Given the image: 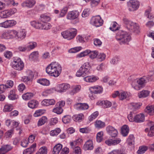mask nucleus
I'll return each mask as SVG.
<instances>
[{
  "label": "nucleus",
  "instance_id": "obj_4",
  "mask_svg": "<svg viewBox=\"0 0 154 154\" xmlns=\"http://www.w3.org/2000/svg\"><path fill=\"white\" fill-rule=\"evenodd\" d=\"M46 72L51 76H58L61 72V68H46Z\"/></svg>",
  "mask_w": 154,
  "mask_h": 154
},
{
  "label": "nucleus",
  "instance_id": "obj_26",
  "mask_svg": "<svg viewBox=\"0 0 154 154\" xmlns=\"http://www.w3.org/2000/svg\"><path fill=\"white\" fill-rule=\"evenodd\" d=\"M131 28L128 29L129 30H131L132 32L138 33L140 32L139 27L137 24L134 23V24L130 26Z\"/></svg>",
  "mask_w": 154,
  "mask_h": 154
},
{
  "label": "nucleus",
  "instance_id": "obj_45",
  "mask_svg": "<svg viewBox=\"0 0 154 154\" xmlns=\"http://www.w3.org/2000/svg\"><path fill=\"white\" fill-rule=\"evenodd\" d=\"M14 108L12 105L9 104L5 105L4 107L3 111L5 112H8L11 111Z\"/></svg>",
  "mask_w": 154,
  "mask_h": 154
},
{
  "label": "nucleus",
  "instance_id": "obj_17",
  "mask_svg": "<svg viewBox=\"0 0 154 154\" xmlns=\"http://www.w3.org/2000/svg\"><path fill=\"white\" fill-rule=\"evenodd\" d=\"M13 13L9 10H5L0 12V17L2 18H6L11 15Z\"/></svg>",
  "mask_w": 154,
  "mask_h": 154
},
{
  "label": "nucleus",
  "instance_id": "obj_31",
  "mask_svg": "<svg viewBox=\"0 0 154 154\" xmlns=\"http://www.w3.org/2000/svg\"><path fill=\"white\" fill-rule=\"evenodd\" d=\"M38 102L35 100H32L30 101L28 103V106L32 109H33L36 107L38 104Z\"/></svg>",
  "mask_w": 154,
  "mask_h": 154
},
{
  "label": "nucleus",
  "instance_id": "obj_57",
  "mask_svg": "<svg viewBox=\"0 0 154 154\" xmlns=\"http://www.w3.org/2000/svg\"><path fill=\"white\" fill-rule=\"evenodd\" d=\"M21 81L23 82L26 83H28V82H32V80L28 76H25L22 77L21 78Z\"/></svg>",
  "mask_w": 154,
  "mask_h": 154
},
{
  "label": "nucleus",
  "instance_id": "obj_55",
  "mask_svg": "<svg viewBox=\"0 0 154 154\" xmlns=\"http://www.w3.org/2000/svg\"><path fill=\"white\" fill-rule=\"evenodd\" d=\"M47 149L45 147H42L41 148L38 150L36 154H47Z\"/></svg>",
  "mask_w": 154,
  "mask_h": 154
},
{
  "label": "nucleus",
  "instance_id": "obj_38",
  "mask_svg": "<svg viewBox=\"0 0 154 154\" xmlns=\"http://www.w3.org/2000/svg\"><path fill=\"white\" fill-rule=\"evenodd\" d=\"M71 120V117L69 115L65 116L62 119L63 122L66 124L69 123Z\"/></svg>",
  "mask_w": 154,
  "mask_h": 154
},
{
  "label": "nucleus",
  "instance_id": "obj_20",
  "mask_svg": "<svg viewBox=\"0 0 154 154\" xmlns=\"http://www.w3.org/2000/svg\"><path fill=\"white\" fill-rule=\"evenodd\" d=\"M135 122L137 123H140L143 122L144 121L145 116L143 114H139L136 115L134 117Z\"/></svg>",
  "mask_w": 154,
  "mask_h": 154
},
{
  "label": "nucleus",
  "instance_id": "obj_37",
  "mask_svg": "<svg viewBox=\"0 0 154 154\" xmlns=\"http://www.w3.org/2000/svg\"><path fill=\"white\" fill-rule=\"evenodd\" d=\"M38 57V51H35L32 52L30 55L29 57L32 60H37Z\"/></svg>",
  "mask_w": 154,
  "mask_h": 154
},
{
  "label": "nucleus",
  "instance_id": "obj_23",
  "mask_svg": "<svg viewBox=\"0 0 154 154\" xmlns=\"http://www.w3.org/2000/svg\"><path fill=\"white\" fill-rule=\"evenodd\" d=\"M95 127L98 129L102 128L105 126V123L100 120H97L94 123Z\"/></svg>",
  "mask_w": 154,
  "mask_h": 154
},
{
  "label": "nucleus",
  "instance_id": "obj_7",
  "mask_svg": "<svg viewBox=\"0 0 154 154\" xmlns=\"http://www.w3.org/2000/svg\"><path fill=\"white\" fill-rule=\"evenodd\" d=\"M129 10L130 11H133L137 10L139 7V2L135 0H130L127 2Z\"/></svg>",
  "mask_w": 154,
  "mask_h": 154
},
{
  "label": "nucleus",
  "instance_id": "obj_41",
  "mask_svg": "<svg viewBox=\"0 0 154 154\" xmlns=\"http://www.w3.org/2000/svg\"><path fill=\"white\" fill-rule=\"evenodd\" d=\"M91 50H86L85 51L81 52L80 54L77 55V57H78L80 58L84 57L89 55Z\"/></svg>",
  "mask_w": 154,
  "mask_h": 154
},
{
  "label": "nucleus",
  "instance_id": "obj_25",
  "mask_svg": "<svg viewBox=\"0 0 154 154\" xmlns=\"http://www.w3.org/2000/svg\"><path fill=\"white\" fill-rule=\"evenodd\" d=\"M62 145L60 144H56L53 148V152L54 154H58L59 153L62 148Z\"/></svg>",
  "mask_w": 154,
  "mask_h": 154
},
{
  "label": "nucleus",
  "instance_id": "obj_9",
  "mask_svg": "<svg viewBox=\"0 0 154 154\" xmlns=\"http://www.w3.org/2000/svg\"><path fill=\"white\" fill-rule=\"evenodd\" d=\"M12 67H23L24 64L20 58L19 57L14 58L13 61L11 63Z\"/></svg>",
  "mask_w": 154,
  "mask_h": 154
},
{
  "label": "nucleus",
  "instance_id": "obj_6",
  "mask_svg": "<svg viewBox=\"0 0 154 154\" xmlns=\"http://www.w3.org/2000/svg\"><path fill=\"white\" fill-rule=\"evenodd\" d=\"M91 23L96 27L101 26L103 24V20L100 16L93 17L90 21Z\"/></svg>",
  "mask_w": 154,
  "mask_h": 154
},
{
  "label": "nucleus",
  "instance_id": "obj_63",
  "mask_svg": "<svg viewBox=\"0 0 154 154\" xmlns=\"http://www.w3.org/2000/svg\"><path fill=\"white\" fill-rule=\"evenodd\" d=\"M94 43L96 46H100L101 45L102 42L98 38H94Z\"/></svg>",
  "mask_w": 154,
  "mask_h": 154
},
{
  "label": "nucleus",
  "instance_id": "obj_50",
  "mask_svg": "<svg viewBox=\"0 0 154 154\" xmlns=\"http://www.w3.org/2000/svg\"><path fill=\"white\" fill-rule=\"evenodd\" d=\"M151 74H149L147 76H146V80L147 82L149 81H154V73L153 72H151Z\"/></svg>",
  "mask_w": 154,
  "mask_h": 154
},
{
  "label": "nucleus",
  "instance_id": "obj_27",
  "mask_svg": "<svg viewBox=\"0 0 154 154\" xmlns=\"http://www.w3.org/2000/svg\"><path fill=\"white\" fill-rule=\"evenodd\" d=\"M8 97L11 100H14L17 99L18 96L16 94L14 90H12L10 91Z\"/></svg>",
  "mask_w": 154,
  "mask_h": 154
},
{
  "label": "nucleus",
  "instance_id": "obj_42",
  "mask_svg": "<svg viewBox=\"0 0 154 154\" xmlns=\"http://www.w3.org/2000/svg\"><path fill=\"white\" fill-rule=\"evenodd\" d=\"M148 147L145 146H143L140 147L139 150L137 151V153L138 154H142L144 153L147 150Z\"/></svg>",
  "mask_w": 154,
  "mask_h": 154
},
{
  "label": "nucleus",
  "instance_id": "obj_39",
  "mask_svg": "<svg viewBox=\"0 0 154 154\" xmlns=\"http://www.w3.org/2000/svg\"><path fill=\"white\" fill-rule=\"evenodd\" d=\"M82 49L81 47H77L70 49L68 51L70 53H75L80 51Z\"/></svg>",
  "mask_w": 154,
  "mask_h": 154
},
{
  "label": "nucleus",
  "instance_id": "obj_47",
  "mask_svg": "<svg viewBox=\"0 0 154 154\" xmlns=\"http://www.w3.org/2000/svg\"><path fill=\"white\" fill-rule=\"evenodd\" d=\"M60 64L56 61L53 62L48 65L46 67H61Z\"/></svg>",
  "mask_w": 154,
  "mask_h": 154
},
{
  "label": "nucleus",
  "instance_id": "obj_62",
  "mask_svg": "<svg viewBox=\"0 0 154 154\" xmlns=\"http://www.w3.org/2000/svg\"><path fill=\"white\" fill-rule=\"evenodd\" d=\"M44 112V110L42 109L36 110L34 114V116L37 117L41 116L43 113Z\"/></svg>",
  "mask_w": 154,
  "mask_h": 154
},
{
  "label": "nucleus",
  "instance_id": "obj_59",
  "mask_svg": "<svg viewBox=\"0 0 154 154\" xmlns=\"http://www.w3.org/2000/svg\"><path fill=\"white\" fill-rule=\"evenodd\" d=\"M29 142L26 138L23 139L21 141V146L23 147H26L29 144Z\"/></svg>",
  "mask_w": 154,
  "mask_h": 154
},
{
  "label": "nucleus",
  "instance_id": "obj_5",
  "mask_svg": "<svg viewBox=\"0 0 154 154\" xmlns=\"http://www.w3.org/2000/svg\"><path fill=\"white\" fill-rule=\"evenodd\" d=\"M79 15V13L78 11H73L68 12L66 15V18L70 20L75 19V23H77L79 22V20L77 18Z\"/></svg>",
  "mask_w": 154,
  "mask_h": 154
},
{
  "label": "nucleus",
  "instance_id": "obj_61",
  "mask_svg": "<svg viewBox=\"0 0 154 154\" xmlns=\"http://www.w3.org/2000/svg\"><path fill=\"white\" fill-rule=\"evenodd\" d=\"M68 8L66 7H65L61 10V12L59 15L60 17H64L67 13Z\"/></svg>",
  "mask_w": 154,
  "mask_h": 154
},
{
  "label": "nucleus",
  "instance_id": "obj_13",
  "mask_svg": "<svg viewBox=\"0 0 154 154\" xmlns=\"http://www.w3.org/2000/svg\"><path fill=\"white\" fill-rule=\"evenodd\" d=\"M89 73V70L88 68H80L76 73L77 77H84L88 75Z\"/></svg>",
  "mask_w": 154,
  "mask_h": 154
},
{
  "label": "nucleus",
  "instance_id": "obj_2",
  "mask_svg": "<svg viewBox=\"0 0 154 154\" xmlns=\"http://www.w3.org/2000/svg\"><path fill=\"white\" fill-rule=\"evenodd\" d=\"M77 30L74 28H71L67 30L63 31L61 35L63 38L70 40L75 37L77 34Z\"/></svg>",
  "mask_w": 154,
  "mask_h": 154
},
{
  "label": "nucleus",
  "instance_id": "obj_54",
  "mask_svg": "<svg viewBox=\"0 0 154 154\" xmlns=\"http://www.w3.org/2000/svg\"><path fill=\"white\" fill-rule=\"evenodd\" d=\"M26 73L28 76L33 80L34 75L35 74V72H33L30 70L28 69L26 71Z\"/></svg>",
  "mask_w": 154,
  "mask_h": 154
},
{
  "label": "nucleus",
  "instance_id": "obj_3",
  "mask_svg": "<svg viewBox=\"0 0 154 154\" xmlns=\"http://www.w3.org/2000/svg\"><path fill=\"white\" fill-rule=\"evenodd\" d=\"M40 17L41 21L42 22V29L45 30L50 29L51 27V25L47 22L50 20V17L45 14H43L41 15Z\"/></svg>",
  "mask_w": 154,
  "mask_h": 154
},
{
  "label": "nucleus",
  "instance_id": "obj_40",
  "mask_svg": "<svg viewBox=\"0 0 154 154\" xmlns=\"http://www.w3.org/2000/svg\"><path fill=\"white\" fill-rule=\"evenodd\" d=\"M99 113L98 111H96L92 114L89 116L88 119L90 122L92 121L95 119L98 116Z\"/></svg>",
  "mask_w": 154,
  "mask_h": 154
},
{
  "label": "nucleus",
  "instance_id": "obj_51",
  "mask_svg": "<svg viewBox=\"0 0 154 154\" xmlns=\"http://www.w3.org/2000/svg\"><path fill=\"white\" fill-rule=\"evenodd\" d=\"M146 76H144L143 78H141L137 81V83L141 85H143L145 83L147 82L146 80Z\"/></svg>",
  "mask_w": 154,
  "mask_h": 154
},
{
  "label": "nucleus",
  "instance_id": "obj_35",
  "mask_svg": "<svg viewBox=\"0 0 154 154\" xmlns=\"http://www.w3.org/2000/svg\"><path fill=\"white\" fill-rule=\"evenodd\" d=\"M81 88V87L79 85H77L73 87V89L70 91V94L73 95L78 92L80 91Z\"/></svg>",
  "mask_w": 154,
  "mask_h": 154
},
{
  "label": "nucleus",
  "instance_id": "obj_64",
  "mask_svg": "<svg viewBox=\"0 0 154 154\" xmlns=\"http://www.w3.org/2000/svg\"><path fill=\"white\" fill-rule=\"evenodd\" d=\"M58 121V119L57 118H52L50 119V124L51 125H54L57 123Z\"/></svg>",
  "mask_w": 154,
  "mask_h": 154
},
{
  "label": "nucleus",
  "instance_id": "obj_32",
  "mask_svg": "<svg viewBox=\"0 0 154 154\" xmlns=\"http://www.w3.org/2000/svg\"><path fill=\"white\" fill-rule=\"evenodd\" d=\"M47 118L45 116H43L40 118L38 122L37 125L39 126L42 125L47 121Z\"/></svg>",
  "mask_w": 154,
  "mask_h": 154
},
{
  "label": "nucleus",
  "instance_id": "obj_36",
  "mask_svg": "<svg viewBox=\"0 0 154 154\" xmlns=\"http://www.w3.org/2000/svg\"><path fill=\"white\" fill-rule=\"evenodd\" d=\"M103 132L102 131L97 133V134L96 139L98 142L100 143L103 140Z\"/></svg>",
  "mask_w": 154,
  "mask_h": 154
},
{
  "label": "nucleus",
  "instance_id": "obj_8",
  "mask_svg": "<svg viewBox=\"0 0 154 154\" xmlns=\"http://www.w3.org/2000/svg\"><path fill=\"white\" fill-rule=\"evenodd\" d=\"M16 23V21L14 20H8L0 23V27L5 28H10L14 26Z\"/></svg>",
  "mask_w": 154,
  "mask_h": 154
},
{
  "label": "nucleus",
  "instance_id": "obj_52",
  "mask_svg": "<svg viewBox=\"0 0 154 154\" xmlns=\"http://www.w3.org/2000/svg\"><path fill=\"white\" fill-rule=\"evenodd\" d=\"M106 56L105 54L100 53L97 56V60L100 61H102L105 60Z\"/></svg>",
  "mask_w": 154,
  "mask_h": 154
},
{
  "label": "nucleus",
  "instance_id": "obj_48",
  "mask_svg": "<svg viewBox=\"0 0 154 154\" xmlns=\"http://www.w3.org/2000/svg\"><path fill=\"white\" fill-rule=\"evenodd\" d=\"M55 107L53 109V112L57 114H60L63 112L62 108L58 106H55Z\"/></svg>",
  "mask_w": 154,
  "mask_h": 154
},
{
  "label": "nucleus",
  "instance_id": "obj_28",
  "mask_svg": "<svg viewBox=\"0 0 154 154\" xmlns=\"http://www.w3.org/2000/svg\"><path fill=\"white\" fill-rule=\"evenodd\" d=\"M141 105L140 103H131L129 104V108L133 110L139 109Z\"/></svg>",
  "mask_w": 154,
  "mask_h": 154
},
{
  "label": "nucleus",
  "instance_id": "obj_49",
  "mask_svg": "<svg viewBox=\"0 0 154 154\" xmlns=\"http://www.w3.org/2000/svg\"><path fill=\"white\" fill-rule=\"evenodd\" d=\"M98 54V52L96 51H91L90 52L89 55L90 57L92 59L96 58Z\"/></svg>",
  "mask_w": 154,
  "mask_h": 154
},
{
  "label": "nucleus",
  "instance_id": "obj_60",
  "mask_svg": "<svg viewBox=\"0 0 154 154\" xmlns=\"http://www.w3.org/2000/svg\"><path fill=\"white\" fill-rule=\"evenodd\" d=\"M117 24L116 22H113L111 24L112 26L109 28V29L112 31H115L119 29L118 27H116Z\"/></svg>",
  "mask_w": 154,
  "mask_h": 154
},
{
  "label": "nucleus",
  "instance_id": "obj_58",
  "mask_svg": "<svg viewBox=\"0 0 154 154\" xmlns=\"http://www.w3.org/2000/svg\"><path fill=\"white\" fill-rule=\"evenodd\" d=\"M36 145V143H34L32 144L30 147L25 150L24 152H26V151H28L29 152L32 153L34 151V149L35 148Z\"/></svg>",
  "mask_w": 154,
  "mask_h": 154
},
{
  "label": "nucleus",
  "instance_id": "obj_24",
  "mask_svg": "<svg viewBox=\"0 0 154 154\" xmlns=\"http://www.w3.org/2000/svg\"><path fill=\"white\" fill-rule=\"evenodd\" d=\"M37 83L44 86H48L50 84V81L46 79H40L37 80Z\"/></svg>",
  "mask_w": 154,
  "mask_h": 154
},
{
  "label": "nucleus",
  "instance_id": "obj_29",
  "mask_svg": "<svg viewBox=\"0 0 154 154\" xmlns=\"http://www.w3.org/2000/svg\"><path fill=\"white\" fill-rule=\"evenodd\" d=\"M84 117V115L82 114H80L78 115H75L73 116V119L74 121L79 122H81Z\"/></svg>",
  "mask_w": 154,
  "mask_h": 154
},
{
  "label": "nucleus",
  "instance_id": "obj_18",
  "mask_svg": "<svg viewBox=\"0 0 154 154\" xmlns=\"http://www.w3.org/2000/svg\"><path fill=\"white\" fill-rule=\"evenodd\" d=\"M94 148L92 141L88 140L87 141L84 145L83 148L85 150H92Z\"/></svg>",
  "mask_w": 154,
  "mask_h": 154
},
{
  "label": "nucleus",
  "instance_id": "obj_19",
  "mask_svg": "<svg viewBox=\"0 0 154 154\" xmlns=\"http://www.w3.org/2000/svg\"><path fill=\"white\" fill-rule=\"evenodd\" d=\"M99 79V78L96 76H88L84 78V80L87 82H94Z\"/></svg>",
  "mask_w": 154,
  "mask_h": 154
},
{
  "label": "nucleus",
  "instance_id": "obj_34",
  "mask_svg": "<svg viewBox=\"0 0 154 154\" xmlns=\"http://www.w3.org/2000/svg\"><path fill=\"white\" fill-rule=\"evenodd\" d=\"M145 111L150 115H153L154 114V106L152 105L147 106L145 109Z\"/></svg>",
  "mask_w": 154,
  "mask_h": 154
},
{
  "label": "nucleus",
  "instance_id": "obj_15",
  "mask_svg": "<svg viewBox=\"0 0 154 154\" xmlns=\"http://www.w3.org/2000/svg\"><path fill=\"white\" fill-rule=\"evenodd\" d=\"M70 88V85L68 84L63 83L58 85L57 87L59 92H63Z\"/></svg>",
  "mask_w": 154,
  "mask_h": 154
},
{
  "label": "nucleus",
  "instance_id": "obj_22",
  "mask_svg": "<svg viewBox=\"0 0 154 154\" xmlns=\"http://www.w3.org/2000/svg\"><path fill=\"white\" fill-rule=\"evenodd\" d=\"M129 129L128 126L126 125H124L121 128V133L123 136H126L129 132Z\"/></svg>",
  "mask_w": 154,
  "mask_h": 154
},
{
  "label": "nucleus",
  "instance_id": "obj_43",
  "mask_svg": "<svg viewBox=\"0 0 154 154\" xmlns=\"http://www.w3.org/2000/svg\"><path fill=\"white\" fill-rule=\"evenodd\" d=\"M33 96V94L31 93H27L22 95V98L25 100L30 99Z\"/></svg>",
  "mask_w": 154,
  "mask_h": 154
},
{
  "label": "nucleus",
  "instance_id": "obj_16",
  "mask_svg": "<svg viewBox=\"0 0 154 154\" xmlns=\"http://www.w3.org/2000/svg\"><path fill=\"white\" fill-rule=\"evenodd\" d=\"M97 104L98 105H102L104 108H106L110 107L112 105L111 103L108 100H103L98 101Z\"/></svg>",
  "mask_w": 154,
  "mask_h": 154
},
{
  "label": "nucleus",
  "instance_id": "obj_44",
  "mask_svg": "<svg viewBox=\"0 0 154 154\" xmlns=\"http://www.w3.org/2000/svg\"><path fill=\"white\" fill-rule=\"evenodd\" d=\"M61 131V130L59 128H56L54 130L51 131L50 133V135L52 136H57Z\"/></svg>",
  "mask_w": 154,
  "mask_h": 154
},
{
  "label": "nucleus",
  "instance_id": "obj_11",
  "mask_svg": "<svg viewBox=\"0 0 154 154\" xmlns=\"http://www.w3.org/2000/svg\"><path fill=\"white\" fill-rule=\"evenodd\" d=\"M35 3V0H26L21 4V5L23 8H31L34 6Z\"/></svg>",
  "mask_w": 154,
  "mask_h": 154
},
{
  "label": "nucleus",
  "instance_id": "obj_56",
  "mask_svg": "<svg viewBox=\"0 0 154 154\" xmlns=\"http://www.w3.org/2000/svg\"><path fill=\"white\" fill-rule=\"evenodd\" d=\"M134 112H130V114L128 116V118L129 120L131 122H134V117L136 115Z\"/></svg>",
  "mask_w": 154,
  "mask_h": 154
},
{
  "label": "nucleus",
  "instance_id": "obj_10",
  "mask_svg": "<svg viewBox=\"0 0 154 154\" xmlns=\"http://www.w3.org/2000/svg\"><path fill=\"white\" fill-rule=\"evenodd\" d=\"M106 130L107 133L112 137H116L118 134L117 130L112 126H107L106 128Z\"/></svg>",
  "mask_w": 154,
  "mask_h": 154
},
{
  "label": "nucleus",
  "instance_id": "obj_53",
  "mask_svg": "<svg viewBox=\"0 0 154 154\" xmlns=\"http://www.w3.org/2000/svg\"><path fill=\"white\" fill-rule=\"evenodd\" d=\"M134 137L133 134H130L127 139V141L129 145L134 144Z\"/></svg>",
  "mask_w": 154,
  "mask_h": 154
},
{
  "label": "nucleus",
  "instance_id": "obj_1",
  "mask_svg": "<svg viewBox=\"0 0 154 154\" xmlns=\"http://www.w3.org/2000/svg\"><path fill=\"white\" fill-rule=\"evenodd\" d=\"M116 39L121 45H128L131 40V36L126 31L120 30L116 33Z\"/></svg>",
  "mask_w": 154,
  "mask_h": 154
},
{
  "label": "nucleus",
  "instance_id": "obj_12",
  "mask_svg": "<svg viewBox=\"0 0 154 154\" xmlns=\"http://www.w3.org/2000/svg\"><path fill=\"white\" fill-rule=\"evenodd\" d=\"M89 90L91 94H97L102 93L103 88L102 86L96 85L91 87Z\"/></svg>",
  "mask_w": 154,
  "mask_h": 154
},
{
  "label": "nucleus",
  "instance_id": "obj_21",
  "mask_svg": "<svg viewBox=\"0 0 154 154\" xmlns=\"http://www.w3.org/2000/svg\"><path fill=\"white\" fill-rule=\"evenodd\" d=\"M26 35V31L24 29H21L20 31L17 32V38L19 40L24 39Z\"/></svg>",
  "mask_w": 154,
  "mask_h": 154
},
{
  "label": "nucleus",
  "instance_id": "obj_30",
  "mask_svg": "<svg viewBox=\"0 0 154 154\" xmlns=\"http://www.w3.org/2000/svg\"><path fill=\"white\" fill-rule=\"evenodd\" d=\"M123 22L125 24L127 28L128 29L129 28H131L130 26L133 25L134 24V23L131 21L126 18H124L123 19Z\"/></svg>",
  "mask_w": 154,
  "mask_h": 154
},
{
  "label": "nucleus",
  "instance_id": "obj_33",
  "mask_svg": "<svg viewBox=\"0 0 154 154\" xmlns=\"http://www.w3.org/2000/svg\"><path fill=\"white\" fill-rule=\"evenodd\" d=\"M149 93V91H142L138 94V96L140 98L145 97H147Z\"/></svg>",
  "mask_w": 154,
  "mask_h": 154
},
{
  "label": "nucleus",
  "instance_id": "obj_14",
  "mask_svg": "<svg viewBox=\"0 0 154 154\" xmlns=\"http://www.w3.org/2000/svg\"><path fill=\"white\" fill-rule=\"evenodd\" d=\"M13 147L10 145H5L2 146L0 148V154H5L11 150Z\"/></svg>",
  "mask_w": 154,
  "mask_h": 154
},
{
  "label": "nucleus",
  "instance_id": "obj_46",
  "mask_svg": "<svg viewBox=\"0 0 154 154\" xmlns=\"http://www.w3.org/2000/svg\"><path fill=\"white\" fill-rule=\"evenodd\" d=\"M29 45L27 46L28 51L32 49L37 46V44L35 42H29Z\"/></svg>",
  "mask_w": 154,
  "mask_h": 154
}]
</instances>
